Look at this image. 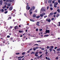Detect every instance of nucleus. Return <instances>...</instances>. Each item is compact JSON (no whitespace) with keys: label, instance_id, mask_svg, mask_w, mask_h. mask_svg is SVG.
I'll return each mask as SVG.
<instances>
[{"label":"nucleus","instance_id":"nucleus-29","mask_svg":"<svg viewBox=\"0 0 60 60\" xmlns=\"http://www.w3.org/2000/svg\"><path fill=\"white\" fill-rule=\"evenodd\" d=\"M7 12H8V11H6L4 12V13L6 14V13H7Z\"/></svg>","mask_w":60,"mask_h":60},{"label":"nucleus","instance_id":"nucleus-23","mask_svg":"<svg viewBox=\"0 0 60 60\" xmlns=\"http://www.w3.org/2000/svg\"><path fill=\"white\" fill-rule=\"evenodd\" d=\"M49 46H47V49H49Z\"/></svg>","mask_w":60,"mask_h":60},{"label":"nucleus","instance_id":"nucleus-50","mask_svg":"<svg viewBox=\"0 0 60 60\" xmlns=\"http://www.w3.org/2000/svg\"><path fill=\"white\" fill-rule=\"evenodd\" d=\"M54 19V18H52L51 19L52 20H53Z\"/></svg>","mask_w":60,"mask_h":60},{"label":"nucleus","instance_id":"nucleus-10","mask_svg":"<svg viewBox=\"0 0 60 60\" xmlns=\"http://www.w3.org/2000/svg\"><path fill=\"white\" fill-rule=\"evenodd\" d=\"M54 5L55 4V5H57L58 4V3L57 2H55L54 4Z\"/></svg>","mask_w":60,"mask_h":60},{"label":"nucleus","instance_id":"nucleus-14","mask_svg":"<svg viewBox=\"0 0 60 60\" xmlns=\"http://www.w3.org/2000/svg\"><path fill=\"white\" fill-rule=\"evenodd\" d=\"M28 7H29V5H27L26 7V9H27Z\"/></svg>","mask_w":60,"mask_h":60},{"label":"nucleus","instance_id":"nucleus-52","mask_svg":"<svg viewBox=\"0 0 60 60\" xmlns=\"http://www.w3.org/2000/svg\"><path fill=\"white\" fill-rule=\"evenodd\" d=\"M57 49V47H56L55 48H54V49Z\"/></svg>","mask_w":60,"mask_h":60},{"label":"nucleus","instance_id":"nucleus-64","mask_svg":"<svg viewBox=\"0 0 60 60\" xmlns=\"http://www.w3.org/2000/svg\"><path fill=\"white\" fill-rule=\"evenodd\" d=\"M48 57H46V59H47L48 60Z\"/></svg>","mask_w":60,"mask_h":60},{"label":"nucleus","instance_id":"nucleus-18","mask_svg":"<svg viewBox=\"0 0 60 60\" xmlns=\"http://www.w3.org/2000/svg\"><path fill=\"white\" fill-rule=\"evenodd\" d=\"M11 4H8V6H11Z\"/></svg>","mask_w":60,"mask_h":60},{"label":"nucleus","instance_id":"nucleus-9","mask_svg":"<svg viewBox=\"0 0 60 60\" xmlns=\"http://www.w3.org/2000/svg\"><path fill=\"white\" fill-rule=\"evenodd\" d=\"M30 20L31 21H33V22H34V21L32 19H30Z\"/></svg>","mask_w":60,"mask_h":60},{"label":"nucleus","instance_id":"nucleus-17","mask_svg":"<svg viewBox=\"0 0 60 60\" xmlns=\"http://www.w3.org/2000/svg\"><path fill=\"white\" fill-rule=\"evenodd\" d=\"M52 48H49V50H50V51H51L50 52H51V51H52Z\"/></svg>","mask_w":60,"mask_h":60},{"label":"nucleus","instance_id":"nucleus-32","mask_svg":"<svg viewBox=\"0 0 60 60\" xmlns=\"http://www.w3.org/2000/svg\"><path fill=\"white\" fill-rule=\"evenodd\" d=\"M41 50H44V48H42L41 49Z\"/></svg>","mask_w":60,"mask_h":60},{"label":"nucleus","instance_id":"nucleus-27","mask_svg":"<svg viewBox=\"0 0 60 60\" xmlns=\"http://www.w3.org/2000/svg\"><path fill=\"white\" fill-rule=\"evenodd\" d=\"M12 2V1L11 0H10V1L9 2V3H11Z\"/></svg>","mask_w":60,"mask_h":60},{"label":"nucleus","instance_id":"nucleus-30","mask_svg":"<svg viewBox=\"0 0 60 60\" xmlns=\"http://www.w3.org/2000/svg\"><path fill=\"white\" fill-rule=\"evenodd\" d=\"M36 49H39V47H35Z\"/></svg>","mask_w":60,"mask_h":60},{"label":"nucleus","instance_id":"nucleus-40","mask_svg":"<svg viewBox=\"0 0 60 60\" xmlns=\"http://www.w3.org/2000/svg\"><path fill=\"white\" fill-rule=\"evenodd\" d=\"M10 36L9 35L7 36V38H10Z\"/></svg>","mask_w":60,"mask_h":60},{"label":"nucleus","instance_id":"nucleus-12","mask_svg":"<svg viewBox=\"0 0 60 60\" xmlns=\"http://www.w3.org/2000/svg\"><path fill=\"white\" fill-rule=\"evenodd\" d=\"M57 11H58V13H60V10L59 9H57Z\"/></svg>","mask_w":60,"mask_h":60},{"label":"nucleus","instance_id":"nucleus-51","mask_svg":"<svg viewBox=\"0 0 60 60\" xmlns=\"http://www.w3.org/2000/svg\"><path fill=\"white\" fill-rule=\"evenodd\" d=\"M32 54H35V53L34 52H32Z\"/></svg>","mask_w":60,"mask_h":60},{"label":"nucleus","instance_id":"nucleus-44","mask_svg":"<svg viewBox=\"0 0 60 60\" xmlns=\"http://www.w3.org/2000/svg\"><path fill=\"white\" fill-rule=\"evenodd\" d=\"M33 10V9L31 8L30 9V10L29 11H32Z\"/></svg>","mask_w":60,"mask_h":60},{"label":"nucleus","instance_id":"nucleus-7","mask_svg":"<svg viewBox=\"0 0 60 60\" xmlns=\"http://www.w3.org/2000/svg\"><path fill=\"white\" fill-rule=\"evenodd\" d=\"M0 11L1 12H2H2H4V9H2V10H0Z\"/></svg>","mask_w":60,"mask_h":60},{"label":"nucleus","instance_id":"nucleus-22","mask_svg":"<svg viewBox=\"0 0 60 60\" xmlns=\"http://www.w3.org/2000/svg\"><path fill=\"white\" fill-rule=\"evenodd\" d=\"M48 2L50 4V3H51V1L50 0H48Z\"/></svg>","mask_w":60,"mask_h":60},{"label":"nucleus","instance_id":"nucleus-49","mask_svg":"<svg viewBox=\"0 0 60 60\" xmlns=\"http://www.w3.org/2000/svg\"><path fill=\"white\" fill-rule=\"evenodd\" d=\"M58 26H60V22H59V25Z\"/></svg>","mask_w":60,"mask_h":60},{"label":"nucleus","instance_id":"nucleus-25","mask_svg":"<svg viewBox=\"0 0 60 60\" xmlns=\"http://www.w3.org/2000/svg\"><path fill=\"white\" fill-rule=\"evenodd\" d=\"M22 55H25V53L24 52H23L22 53Z\"/></svg>","mask_w":60,"mask_h":60},{"label":"nucleus","instance_id":"nucleus-8","mask_svg":"<svg viewBox=\"0 0 60 60\" xmlns=\"http://www.w3.org/2000/svg\"><path fill=\"white\" fill-rule=\"evenodd\" d=\"M40 16L39 15L38 16H36V18H37V19H39V18H40Z\"/></svg>","mask_w":60,"mask_h":60},{"label":"nucleus","instance_id":"nucleus-48","mask_svg":"<svg viewBox=\"0 0 60 60\" xmlns=\"http://www.w3.org/2000/svg\"><path fill=\"white\" fill-rule=\"evenodd\" d=\"M36 31H38V28H37L36 29Z\"/></svg>","mask_w":60,"mask_h":60},{"label":"nucleus","instance_id":"nucleus-15","mask_svg":"<svg viewBox=\"0 0 60 60\" xmlns=\"http://www.w3.org/2000/svg\"><path fill=\"white\" fill-rule=\"evenodd\" d=\"M40 16L41 17H42L43 16V15L42 14H41L40 15Z\"/></svg>","mask_w":60,"mask_h":60},{"label":"nucleus","instance_id":"nucleus-34","mask_svg":"<svg viewBox=\"0 0 60 60\" xmlns=\"http://www.w3.org/2000/svg\"><path fill=\"white\" fill-rule=\"evenodd\" d=\"M42 29H39V31H40V32L41 31H42Z\"/></svg>","mask_w":60,"mask_h":60},{"label":"nucleus","instance_id":"nucleus-46","mask_svg":"<svg viewBox=\"0 0 60 60\" xmlns=\"http://www.w3.org/2000/svg\"><path fill=\"white\" fill-rule=\"evenodd\" d=\"M48 54V52H45V54H46V55H47V54Z\"/></svg>","mask_w":60,"mask_h":60},{"label":"nucleus","instance_id":"nucleus-62","mask_svg":"<svg viewBox=\"0 0 60 60\" xmlns=\"http://www.w3.org/2000/svg\"><path fill=\"white\" fill-rule=\"evenodd\" d=\"M58 3H60V0H58Z\"/></svg>","mask_w":60,"mask_h":60},{"label":"nucleus","instance_id":"nucleus-59","mask_svg":"<svg viewBox=\"0 0 60 60\" xmlns=\"http://www.w3.org/2000/svg\"><path fill=\"white\" fill-rule=\"evenodd\" d=\"M37 42H41V41H37Z\"/></svg>","mask_w":60,"mask_h":60},{"label":"nucleus","instance_id":"nucleus-57","mask_svg":"<svg viewBox=\"0 0 60 60\" xmlns=\"http://www.w3.org/2000/svg\"><path fill=\"white\" fill-rule=\"evenodd\" d=\"M9 0H6V2H9Z\"/></svg>","mask_w":60,"mask_h":60},{"label":"nucleus","instance_id":"nucleus-1","mask_svg":"<svg viewBox=\"0 0 60 60\" xmlns=\"http://www.w3.org/2000/svg\"><path fill=\"white\" fill-rule=\"evenodd\" d=\"M41 10L42 11H45L46 10L44 8H42L41 9Z\"/></svg>","mask_w":60,"mask_h":60},{"label":"nucleus","instance_id":"nucleus-3","mask_svg":"<svg viewBox=\"0 0 60 60\" xmlns=\"http://www.w3.org/2000/svg\"><path fill=\"white\" fill-rule=\"evenodd\" d=\"M53 14H54V13H50V14L49 15V16H51L52 15H53Z\"/></svg>","mask_w":60,"mask_h":60},{"label":"nucleus","instance_id":"nucleus-60","mask_svg":"<svg viewBox=\"0 0 60 60\" xmlns=\"http://www.w3.org/2000/svg\"><path fill=\"white\" fill-rule=\"evenodd\" d=\"M32 50V49L31 48L29 50V51H30V50Z\"/></svg>","mask_w":60,"mask_h":60},{"label":"nucleus","instance_id":"nucleus-5","mask_svg":"<svg viewBox=\"0 0 60 60\" xmlns=\"http://www.w3.org/2000/svg\"><path fill=\"white\" fill-rule=\"evenodd\" d=\"M2 3H3V1L2 0L0 1V4L1 5H2Z\"/></svg>","mask_w":60,"mask_h":60},{"label":"nucleus","instance_id":"nucleus-47","mask_svg":"<svg viewBox=\"0 0 60 60\" xmlns=\"http://www.w3.org/2000/svg\"><path fill=\"white\" fill-rule=\"evenodd\" d=\"M43 54H42V55H41L40 56V57H41V56H42V55H43Z\"/></svg>","mask_w":60,"mask_h":60},{"label":"nucleus","instance_id":"nucleus-13","mask_svg":"<svg viewBox=\"0 0 60 60\" xmlns=\"http://www.w3.org/2000/svg\"><path fill=\"white\" fill-rule=\"evenodd\" d=\"M58 16H59V14H58L56 16V17H57V18H58Z\"/></svg>","mask_w":60,"mask_h":60},{"label":"nucleus","instance_id":"nucleus-61","mask_svg":"<svg viewBox=\"0 0 60 60\" xmlns=\"http://www.w3.org/2000/svg\"><path fill=\"white\" fill-rule=\"evenodd\" d=\"M7 9H4V11H7Z\"/></svg>","mask_w":60,"mask_h":60},{"label":"nucleus","instance_id":"nucleus-45","mask_svg":"<svg viewBox=\"0 0 60 60\" xmlns=\"http://www.w3.org/2000/svg\"><path fill=\"white\" fill-rule=\"evenodd\" d=\"M50 7H52V4H50Z\"/></svg>","mask_w":60,"mask_h":60},{"label":"nucleus","instance_id":"nucleus-56","mask_svg":"<svg viewBox=\"0 0 60 60\" xmlns=\"http://www.w3.org/2000/svg\"><path fill=\"white\" fill-rule=\"evenodd\" d=\"M48 60H50V59H49V57L47 59Z\"/></svg>","mask_w":60,"mask_h":60},{"label":"nucleus","instance_id":"nucleus-21","mask_svg":"<svg viewBox=\"0 0 60 60\" xmlns=\"http://www.w3.org/2000/svg\"><path fill=\"white\" fill-rule=\"evenodd\" d=\"M56 50L57 51H60V49L59 48L58 49H57Z\"/></svg>","mask_w":60,"mask_h":60},{"label":"nucleus","instance_id":"nucleus-55","mask_svg":"<svg viewBox=\"0 0 60 60\" xmlns=\"http://www.w3.org/2000/svg\"><path fill=\"white\" fill-rule=\"evenodd\" d=\"M55 3V1H52V3H53V4H54V3Z\"/></svg>","mask_w":60,"mask_h":60},{"label":"nucleus","instance_id":"nucleus-31","mask_svg":"<svg viewBox=\"0 0 60 60\" xmlns=\"http://www.w3.org/2000/svg\"><path fill=\"white\" fill-rule=\"evenodd\" d=\"M51 48L52 49L53 48V46H51Z\"/></svg>","mask_w":60,"mask_h":60},{"label":"nucleus","instance_id":"nucleus-26","mask_svg":"<svg viewBox=\"0 0 60 60\" xmlns=\"http://www.w3.org/2000/svg\"><path fill=\"white\" fill-rule=\"evenodd\" d=\"M54 7L55 8H56V7H57V6H56V5H54Z\"/></svg>","mask_w":60,"mask_h":60},{"label":"nucleus","instance_id":"nucleus-41","mask_svg":"<svg viewBox=\"0 0 60 60\" xmlns=\"http://www.w3.org/2000/svg\"><path fill=\"white\" fill-rule=\"evenodd\" d=\"M50 19H49V20H48V22H50Z\"/></svg>","mask_w":60,"mask_h":60},{"label":"nucleus","instance_id":"nucleus-35","mask_svg":"<svg viewBox=\"0 0 60 60\" xmlns=\"http://www.w3.org/2000/svg\"><path fill=\"white\" fill-rule=\"evenodd\" d=\"M32 14V12L30 11V14Z\"/></svg>","mask_w":60,"mask_h":60},{"label":"nucleus","instance_id":"nucleus-6","mask_svg":"<svg viewBox=\"0 0 60 60\" xmlns=\"http://www.w3.org/2000/svg\"><path fill=\"white\" fill-rule=\"evenodd\" d=\"M18 26H16L15 27V29H19V28H18Z\"/></svg>","mask_w":60,"mask_h":60},{"label":"nucleus","instance_id":"nucleus-43","mask_svg":"<svg viewBox=\"0 0 60 60\" xmlns=\"http://www.w3.org/2000/svg\"><path fill=\"white\" fill-rule=\"evenodd\" d=\"M36 25L38 26H39V24H38L36 23Z\"/></svg>","mask_w":60,"mask_h":60},{"label":"nucleus","instance_id":"nucleus-11","mask_svg":"<svg viewBox=\"0 0 60 60\" xmlns=\"http://www.w3.org/2000/svg\"><path fill=\"white\" fill-rule=\"evenodd\" d=\"M33 17H34V18H35L36 17V15L34 14L33 15Z\"/></svg>","mask_w":60,"mask_h":60},{"label":"nucleus","instance_id":"nucleus-36","mask_svg":"<svg viewBox=\"0 0 60 60\" xmlns=\"http://www.w3.org/2000/svg\"><path fill=\"white\" fill-rule=\"evenodd\" d=\"M46 17H47V15H45V16H44V18H46Z\"/></svg>","mask_w":60,"mask_h":60},{"label":"nucleus","instance_id":"nucleus-2","mask_svg":"<svg viewBox=\"0 0 60 60\" xmlns=\"http://www.w3.org/2000/svg\"><path fill=\"white\" fill-rule=\"evenodd\" d=\"M45 33H49V30H46L45 31Z\"/></svg>","mask_w":60,"mask_h":60},{"label":"nucleus","instance_id":"nucleus-42","mask_svg":"<svg viewBox=\"0 0 60 60\" xmlns=\"http://www.w3.org/2000/svg\"><path fill=\"white\" fill-rule=\"evenodd\" d=\"M33 10H34V9H35V7L34 6H33Z\"/></svg>","mask_w":60,"mask_h":60},{"label":"nucleus","instance_id":"nucleus-20","mask_svg":"<svg viewBox=\"0 0 60 60\" xmlns=\"http://www.w3.org/2000/svg\"><path fill=\"white\" fill-rule=\"evenodd\" d=\"M36 49V48H35V47H34L33 48V50L34 51H35L36 50L35 49Z\"/></svg>","mask_w":60,"mask_h":60},{"label":"nucleus","instance_id":"nucleus-4","mask_svg":"<svg viewBox=\"0 0 60 60\" xmlns=\"http://www.w3.org/2000/svg\"><path fill=\"white\" fill-rule=\"evenodd\" d=\"M12 7H11L10 8H9V10L10 11H11L12 9Z\"/></svg>","mask_w":60,"mask_h":60},{"label":"nucleus","instance_id":"nucleus-19","mask_svg":"<svg viewBox=\"0 0 60 60\" xmlns=\"http://www.w3.org/2000/svg\"><path fill=\"white\" fill-rule=\"evenodd\" d=\"M19 32L21 33H22V32H23V31H22L19 30Z\"/></svg>","mask_w":60,"mask_h":60},{"label":"nucleus","instance_id":"nucleus-58","mask_svg":"<svg viewBox=\"0 0 60 60\" xmlns=\"http://www.w3.org/2000/svg\"><path fill=\"white\" fill-rule=\"evenodd\" d=\"M34 45H37V46H38L39 45H38V44H35Z\"/></svg>","mask_w":60,"mask_h":60},{"label":"nucleus","instance_id":"nucleus-63","mask_svg":"<svg viewBox=\"0 0 60 60\" xmlns=\"http://www.w3.org/2000/svg\"><path fill=\"white\" fill-rule=\"evenodd\" d=\"M56 12H55L54 13V14L55 15V14H56Z\"/></svg>","mask_w":60,"mask_h":60},{"label":"nucleus","instance_id":"nucleus-39","mask_svg":"<svg viewBox=\"0 0 60 60\" xmlns=\"http://www.w3.org/2000/svg\"><path fill=\"white\" fill-rule=\"evenodd\" d=\"M40 56H38L37 57V59H39V58H40Z\"/></svg>","mask_w":60,"mask_h":60},{"label":"nucleus","instance_id":"nucleus-38","mask_svg":"<svg viewBox=\"0 0 60 60\" xmlns=\"http://www.w3.org/2000/svg\"><path fill=\"white\" fill-rule=\"evenodd\" d=\"M16 55H19V53H16Z\"/></svg>","mask_w":60,"mask_h":60},{"label":"nucleus","instance_id":"nucleus-24","mask_svg":"<svg viewBox=\"0 0 60 60\" xmlns=\"http://www.w3.org/2000/svg\"><path fill=\"white\" fill-rule=\"evenodd\" d=\"M49 36V35H45L44 36V37H46H46H48V36Z\"/></svg>","mask_w":60,"mask_h":60},{"label":"nucleus","instance_id":"nucleus-16","mask_svg":"<svg viewBox=\"0 0 60 60\" xmlns=\"http://www.w3.org/2000/svg\"><path fill=\"white\" fill-rule=\"evenodd\" d=\"M35 56H36L37 57V56H38V54H35Z\"/></svg>","mask_w":60,"mask_h":60},{"label":"nucleus","instance_id":"nucleus-37","mask_svg":"<svg viewBox=\"0 0 60 60\" xmlns=\"http://www.w3.org/2000/svg\"><path fill=\"white\" fill-rule=\"evenodd\" d=\"M49 6H48L47 7V10H48V9H49Z\"/></svg>","mask_w":60,"mask_h":60},{"label":"nucleus","instance_id":"nucleus-54","mask_svg":"<svg viewBox=\"0 0 60 60\" xmlns=\"http://www.w3.org/2000/svg\"><path fill=\"white\" fill-rule=\"evenodd\" d=\"M39 54H41L42 53V52H39Z\"/></svg>","mask_w":60,"mask_h":60},{"label":"nucleus","instance_id":"nucleus-33","mask_svg":"<svg viewBox=\"0 0 60 60\" xmlns=\"http://www.w3.org/2000/svg\"><path fill=\"white\" fill-rule=\"evenodd\" d=\"M4 4L5 5H7V3H4Z\"/></svg>","mask_w":60,"mask_h":60},{"label":"nucleus","instance_id":"nucleus-28","mask_svg":"<svg viewBox=\"0 0 60 60\" xmlns=\"http://www.w3.org/2000/svg\"><path fill=\"white\" fill-rule=\"evenodd\" d=\"M50 10L52 11L53 10V8H50Z\"/></svg>","mask_w":60,"mask_h":60},{"label":"nucleus","instance_id":"nucleus-53","mask_svg":"<svg viewBox=\"0 0 60 60\" xmlns=\"http://www.w3.org/2000/svg\"><path fill=\"white\" fill-rule=\"evenodd\" d=\"M30 9V7H29L28 9V10H29Z\"/></svg>","mask_w":60,"mask_h":60}]
</instances>
